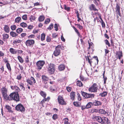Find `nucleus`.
Wrapping results in <instances>:
<instances>
[{"mask_svg": "<svg viewBox=\"0 0 124 124\" xmlns=\"http://www.w3.org/2000/svg\"><path fill=\"white\" fill-rule=\"evenodd\" d=\"M19 95L18 93H16V92H13L11 93L8 96L7 100L9 101L14 100L16 102L19 101L20 100Z\"/></svg>", "mask_w": 124, "mask_h": 124, "instance_id": "nucleus-1", "label": "nucleus"}, {"mask_svg": "<svg viewBox=\"0 0 124 124\" xmlns=\"http://www.w3.org/2000/svg\"><path fill=\"white\" fill-rule=\"evenodd\" d=\"M63 48L62 46L58 45L55 47V50L54 51L53 54L55 56H57L59 55L61 52V50H63Z\"/></svg>", "mask_w": 124, "mask_h": 124, "instance_id": "nucleus-2", "label": "nucleus"}, {"mask_svg": "<svg viewBox=\"0 0 124 124\" xmlns=\"http://www.w3.org/2000/svg\"><path fill=\"white\" fill-rule=\"evenodd\" d=\"M45 63V62L44 60H39L37 61L36 63V69L37 70L39 71L42 69Z\"/></svg>", "mask_w": 124, "mask_h": 124, "instance_id": "nucleus-3", "label": "nucleus"}, {"mask_svg": "<svg viewBox=\"0 0 124 124\" xmlns=\"http://www.w3.org/2000/svg\"><path fill=\"white\" fill-rule=\"evenodd\" d=\"M55 65L54 64L50 63L48 65L47 68L48 72L51 74L54 73L55 70Z\"/></svg>", "mask_w": 124, "mask_h": 124, "instance_id": "nucleus-4", "label": "nucleus"}, {"mask_svg": "<svg viewBox=\"0 0 124 124\" xmlns=\"http://www.w3.org/2000/svg\"><path fill=\"white\" fill-rule=\"evenodd\" d=\"M1 92L4 99L7 100L8 96L7 94L8 89L5 87L2 88L1 89Z\"/></svg>", "mask_w": 124, "mask_h": 124, "instance_id": "nucleus-5", "label": "nucleus"}, {"mask_svg": "<svg viewBox=\"0 0 124 124\" xmlns=\"http://www.w3.org/2000/svg\"><path fill=\"white\" fill-rule=\"evenodd\" d=\"M98 89V85L96 83H94L89 88L88 90L91 92L96 93Z\"/></svg>", "mask_w": 124, "mask_h": 124, "instance_id": "nucleus-6", "label": "nucleus"}, {"mask_svg": "<svg viewBox=\"0 0 124 124\" xmlns=\"http://www.w3.org/2000/svg\"><path fill=\"white\" fill-rule=\"evenodd\" d=\"M15 109L17 111L24 113L25 109L24 106L21 104H19L15 107Z\"/></svg>", "mask_w": 124, "mask_h": 124, "instance_id": "nucleus-7", "label": "nucleus"}, {"mask_svg": "<svg viewBox=\"0 0 124 124\" xmlns=\"http://www.w3.org/2000/svg\"><path fill=\"white\" fill-rule=\"evenodd\" d=\"M81 93L82 95L85 98H94L95 96L94 94H89L81 91Z\"/></svg>", "mask_w": 124, "mask_h": 124, "instance_id": "nucleus-8", "label": "nucleus"}, {"mask_svg": "<svg viewBox=\"0 0 124 124\" xmlns=\"http://www.w3.org/2000/svg\"><path fill=\"white\" fill-rule=\"evenodd\" d=\"M26 82L30 85H33L35 84L36 82L35 79L32 76L30 78L28 79Z\"/></svg>", "mask_w": 124, "mask_h": 124, "instance_id": "nucleus-9", "label": "nucleus"}, {"mask_svg": "<svg viewBox=\"0 0 124 124\" xmlns=\"http://www.w3.org/2000/svg\"><path fill=\"white\" fill-rule=\"evenodd\" d=\"M58 103L61 105H66V102L64 101L62 96L59 95L58 97Z\"/></svg>", "mask_w": 124, "mask_h": 124, "instance_id": "nucleus-10", "label": "nucleus"}, {"mask_svg": "<svg viewBox=\"0 0 124 124\" xmlns=\"http://www.w3.org/2000/svg\"><path fill=\"white\" fill-rule=\"evenodd\" d=\"M35 43V41L33 40L28 39L26 41L25 44L27 46H33Z\"/></svg>", "mask_w": 124, "mask_h": 124, "instance_id": "nucleus-11", "label": "nucleus"}, {"mask_svg": "<svg viewBox=\"0 0 124 124\" xmlns=\"http://www.w3.org/2000/svg\"><path fill=\"white\" fill-rule=\"evenodd\" d=\"M110 122L109 120L106 117L103 116L102 117V121L101 123L103 124H109Z\"/></svg>", "mask_w": 124, "mask_h": 124, "instance_id": "nucleus-12", "label": "nucleus"}, {"mask_svg": "<svg viewBox=\"0 0 124 124\" xmlns=\"http://www.w3.org/2000/svg\"><path fill=\"white\" fill-rule=\"evenodd\" d=\"M120 4L118 3H117L115 8L116 12V14L118 15L121 16V13L120 12Z\"/></svg>", "mask_w": 124, "mask_h": 124, "instance_id": "nucleus-13", "label": "nucleus"}, {"mask_svg": "<svg viewBox=\"0 0 124 124\" xmlns=\"http://www.w3.org/2000/svg\"><path fill=\"white\" fill-rule=\"evenodd\" d=\"M86 60L88 61V63L91 66H92V63L94 64L95 65L97 64V62L95 61L94 59L93 58L90 59L89 58V56H88L87 58H86Z\"/></svg>", "mask_w": 124, "mask_h": 124, "instance_id": "nucleus-14", "label": "nucleus"}, {"mask_svg": "<svg viewBox=\"0 0 124 124\" xmlns=\"http://www.w3.org/2000/svg\"><path fill=\"white\" fill-rule=\"evenodd\" d=\"M11 88L12 90H14L15 91V92L16 93H18L21 91L19 88L16 85L14 86H11Z\"/></svg>", "mask_w": 124, "mask_h": 124, "instance_id": "nucleus-15", "label": "nucleus"}, {"mask_svg": "<svg viewBox=\"0 0 124 124\" xmlns=\"http://www.w3.org/2000/svg\"><path fill=\"white\" fill-rule=\"evenodd\" d=\"M116 55L117 59H119L120 60L121 59L123 56V53L122 51H116Z\"/></svg>", "mask_w": 124, "mask_h": 124, "instance_id": "nucleus-16", "label": "nucleus"}, {"mask_svg": "<svg viewBox=\"0 0 124 124\" xmlns=\"http://www.w3.org/2000/svg\"><path fill=\"white\" fill-rule=\"evenodd\" d=\"M93 105L95 106H101L102 104V102L97 100H95L92 102Z\"/></svg>", "mask_w": 124, "mask_h": 124, "instance_id": "nucleus-17", "label": "nucleus"}, {"mask_svg": "<svg viewBox=\"0 0 124 124\" xmlns=\"http://www.w3.org/2000/svg\"><path fill=\"white\" fill-rule=\"evenodd\" d=\"M41 78L42 81L45 84H46L47 83V81L49 80V79L48 77L45 75H42Z\"/></svg>", "mask_w": 124, "mask_h": 124, "instance_id": "nucleus-18", "label": "nucleus"}, {"mask_svg": "<svg viewBox=\"0 0 124 124\" xmlns=\"http://www.w3.org/2000/svg\"><path fill=\"white\" fill-rule=\"evenodd\" d=\"M4 30L6 33H8L9 32L10 29L8 25H4Z\"/></svg>", "mask_w": 124, "mask_h": 124, "instance_id": "nucleus-19", "label": "nucleus"}, {"mask_svg": "<svg viewBox=\"0 0 124 124\" xmlns=\"http://www.w3.org/2000/svg\"><path fill=\"white\" fill-rule=\"evenodd\" d=\"M89 9L91 10H93L94 11H98V10L96 8L95 6L93 4H92L90 6Z\"/></svg>", "mask_w": 124, "mask_h": 124, "instance_id": "nucleus-20", "label": "nucleus"}, {"mask_svg": "<svg viewBox=\"0 0 124 124\" xmlns=\"http://www.w3.org/2000/svg\"><path fill=\"white\" fill-rule=\"evenodd\" d=\"M58 68L59 70L63 71L65 69V66L64 64H61L58 66Z\"/></svg>", "mask_w": 124, "mask_h": 124, "instance_id": "nucleus-21", "label": "nucleus"}, {"mask_svg": "<svg viewBox=\"0 0 124 124\" xmlns=\"http://www.w3.org/2000/svg\"><path fill=\"white\" fill-rule=\"evenodd\" d=\"M17 50L13 48H11L9 49V51L12 54H17Z\"/></svg>", "mask_w": 124, "mask_h": 124, "instance_id": "nucleus-22", "label": "nucleus"}, {"mask_svg": "<svg viewBox=\"0 0 124 124\" xmlns=\"http://www.w3.org/2000/svg\"><path fill=\"white\" fill-rule=\"evenodd\" d=\"M50 89L51 92H54L57 90L56 86L54 85L51 86L50 87Z\"/></svg>", "mask_w": 124, "mask_h": 124, "instance_id": "nucleus-23", "label": "nucleus"}, {"mask_svg": "<svg viewBox=\"0 0 124 124\" xmlns=\"http://www.w3.org/2000/svg\"><path fill=\"white\" fill-rule=\"evenodd\" d=\"M2 40L4 41H5L6 39H8L9 36L8 34L7 33H3L2 35Z\"/></svg>", "mask_w": 124, "mask_h": 124, "instance_id": "nucleus-24", "label": "nucleus"}, {"mask_svg": "<svg viewBox=\"0 0 124 124\" xmlns=\"http://www.w3.org/2000/svg\"><path fill=\"white\" fill-rule=\"evenodd\" d=\"M102 117H101L100 116H95L93 118L97 121L101 123V122L102 121Z\"/></svg>", "mask_w": 124, "mask_h": 124, "instance_id": "nucleus-25", "label": "nucleus"}, {"mask_svg": "<svg viewBox=\"0 0 124 124\" xmlns=\"http://www.w3.org/2000/svg\"><path fill=\"white\" fill-rule=\"evenodd\" d=\"M6 108L8 110V111L11 113L13 112V111L11 110V108L8 105H6L5 106Z\"/></svg>", "mask_w": 124, "mask_h": 124, "instance_id": "nucleus-26", "label": "nucleus"}, {"mask_svg": "<svg viewBox=\"0 0 124 124\" xmlns=\"http://www.w3.org/2000/svg\"><path fill=\"white\" fill-rule=\"evenodd\" d=\"M107 92L104 91L102 93H100L99 94V96L101 97H105L107 95Z\"/></svg>", "mask_w": 124, "mask_h": 124, "instance_id": "nucleus-27", "label": "nucleus"}, {"mask_svg": "<svg viewBox=\"0 0 124 124\" xmlns=\"http://www.w3.org/2000/svg\"><path fill=\"white\" fill-rule=\"evenodd\" d=\"M36 18L34 15H31L30 16L29 20L31 22H33L35 20Z\"/></svg>", "mask_w": 124, "mask_h": 124, "instance_id": "nucleus-28", "label": "nucleus"}, {"mask_svg": "<svg viewBox=\"0 0 124 124\" xmlns=\"http://www.w3.org/2000/svg\"><path fill=\"white\" fill-rule=\"evenodd\" d=\"M75 95V92H71L70 94V97L71 100H73L74 99Z\"/></svg>", "mask_w": 124, "mask_h": 124, "instance_id": "nucleus-29", "label": "nucleus"}, {"mask_svg": "<svg viewBox=\"0 0 124 124\" xmlns=\"http://www.w3.org/2000/svg\"><path fill=\"white\" fill-rule=\"evenodd\" d=\"M10 35L13 37H16L18 35V34L16 33L13 31L10 32Z\"/></svg>", "mask_w": 124, "mask_h": 124, "instance_id": "nucleus-30", "label": "nucleus"}, {"mask_svg": "<svg viewBox=\"0 0 124 124\" xmlns=\"http://www.w3.org/2000/svg\"><path fill=\"white\" fill-rule=\"evenodd\" d=\"M40 93L41 96L43 98H46V94L45 92H44L42 91H41Z\"/></svg>", "mask_w": 124, "mask_h": 124, "instance_id": "nucleus-31", "label": "nucleus"}, {"mask_svg": "<svg viewBox=\"0 0 124 124\" xmlns=\"http://www.w3.org/2000/svg\"><path fill=\"white\" fill-rule=\"evenodd\" d=\"M21 18L20 17L18 16L16 18L15 20V22L19 23L21 22Z\"/></svg>", "mask_w": 124, "mask_h": 124, "instance_id": "nucleus-32", "label": "nucleus"}, {"mask_svg": "<svg viewBox=\"0 0 124 124\" xmlns=\"http://www.w3.org/2000/svg\"><path fill=\"white\" fill-rule=\"evenodd\" d=\"M92 105H93L92 102H88L86 105L87 109L91 108V107Z\"/></svg>", "mask_w": 124, "mask_h": 124, "instance_id": "nucleus-33", "label": "nucleus"}, {"mask_svg": "<svg viewBox=\"0 0 124 124\" xmlns=\"http://www.w3.org/2000/svg\"><path fill=\"white\" fill-rule=\"evenodd\" d=\"M19 86L21 88V90H22L23 91L25 90V88L24 86V84L23 83H21L19 84Z\"/></svg>", "mask_w": 124, "mask_h": 124, "instance_id": "nucleus-34", "label": "nucleus"}, {"mask_svg": "<svg viewBox=\"0 0 124 124\" xmlns=\"http://www.w3.org/2000/svg\"><path fill=\"white\" fill-rule=\"evenodd\" d=\"M45 17L43 16H40L38 18V20L39 22H42L45 19Z\"/></svg>", "mask_w": 124, "mask_h": 124, "instance_id": "nucleus-35", "label": "nucleus"}, {"mask_svg": "<svg viewBox=\"0 0 124 124\" xmlns=\"http://www.w3.org/2000/svg\"><path fill=\"white\" fill-rule=\"evenodd\" d=\"M99 111V113L101 114H105L106 113V112L103 109H100Z\"/></svg>", "mask_w": 124, "mask_h": 124, "instance_id": "nucleus-36", "label": "nucleus"}, {"mask_svg": "<svg viewBox=\"0 0 124 124\" xmlns=\"http://www.w3.org/2000/svg\"><path fill=\"white\" fill-rule=\"evenodd\" d=\"M20 25L24 28L27 27V24L24 22L21 23L20 24Z\"/></svg>", "mask_w": 124, "mask_h": 124, "instance_id": "nucleus-37", "label": "nucleus"}, {"mask_svg": "<svg viewBox=\"0 0 124 124\" xmlns=\"http://www.w3.org/2000/svg\"><path fill=\"white\" fill-rule=\"evenodd\" d=\"M17 58L19 62L21 63H23L24 62V60L20 56H17Z\"/></svg>", "mask_w": 124, "mask_h": 124, "instance_id": "nucleus-38", "label": "nucleus"}, {"mask_svg": "<svg viewBox=\"0 0 124 124\" xmlns=\"http://www.w3.org/2000/svg\"><path fill=\"white\" fill-rule=\"evenodd\" d=\"M23 29L21 28H19L16 29V32L17 33L20 34L23 31Z\"/></svg>", "mask_w": 124, "mask_h": 124, "instance_id": "nucleus-39", "label": "nucleus"}, {"mask_svg": "<svg viewBox=\"0 0 124 124\" xmlns=\"http://www.w3.org/2000/svg\"><path fill=\"white\" fill-rule=\"evenodd\" d=\"M77 85L79 87L82 86L83 85L82 82L80 81H77Z\"/></svg>", "mask_w": 124, "mask_h": 124, "instance_id": "nucleus-40", "label": "nucleus"}, {"mask_svg": "<svg viewBox=\"0 0 124 124\" xmlns=\"http://www.w3.org/2000/svg\"><path fill=\"white\" fill-rule=\"evenodd\" d=\"M6 66L8 70L10 72H11V66L9 63L6 64Z\"/></svg>", "mask_w": 124, "mask_h": 124, "instance_id": "nucleus-41", "label": "nucleus"}, {"mask_svg": "<svg viewBox=\"0 0 124 124\" xmlns=\"http://www.w3.org/2000/svg\"><path fill=\"white\" fill-rule=\"evenodd\" d=\"M45 35L44 33H42L41 34V40L43 41L45 39Z\"/></svg>", "mask_w": 124, "mask_h": 124, "instance_id": "nucleus-42", "label": "nucleus"}, {"mask_svg": "<svg viewBox=\"0 0 124 124\" xmlns=\"http://www.w3.org/2000/svg\"><path fill=\"white\" fill-rule=\"evenodd\" d=\"M22 42V40L20 39H16L14 40L13 43L14 44H16L17 43H20Z\"/></svg>", "mask_w": 124, "mask_h": 124, "instance_id": "nucleus-43", "label": "nucleus"}, {"mask_svg": "<svg viewBox=\"0 0 124 124\" xmlns=\"http://www.w3.org/2000/svg\"><path fill=\"white\" fill-rule=\"evenodd\" d=\"M64 9L68 11H69L70 10V8L69 7H67L66 5H64Z\"/></svg>", "mask_w": 124, "mask_h": 124, "instance_id": "nucleus-44", "label": "nucleus"}, {"mask_svg": "<svg viewBox=\"0 0 124 124\" xmlns=\"http://www.w3.org/2000/svg\"><path fill=\"white\" fill-rule=\"evenodd\" d=\"M16 25H12L10 26L11 29L12 31L15 30L16 29Z\"/></svg>", "mask_w": 124, "mask_h": 124, "instance_id": "nucleus-45", "label": "nucleus"}, {"mask_svg": "<svg viewBox=\"0 0 124 124\" xmlns=\"http://www.w3.org/2000/svg\"><path fill=\"white\" fill-rule=\"evenodd\" d=\"M73 28L74 30L78 34V36L80 37V36L81 35L80 33L79 32L78 30L75 27H73Z\"/></svg>", "mask_w": 124, "mask_h": 124, "instance_id": "nucleus-46", "label": "nucleus"}, {"mask_svg": "<svg viewBox=\"0 0 124 124\" xmlns=\"http://www.w3.org/2000/svg\"><path fill=\"white\" fill-rule=\"evenodd\" d=\"M50 18H47L45 20L44 23L45 24H47L48 23L50 22Z\"/></svg>", "mask_w": 124, "mask_h": 124, "instance_id": "nucleus-47", "label": "nucleus"}, {"mask_svg": "<svg viewBox=\"0 0 124 124\" xmlns=\"http://www.w3.org/2000/svg\"><path fill=\"white\" fill-rule=\"evenodd\" d=\"M105 42L106 44L107 45L108 47H110V45L109 42L108 41L107 39H105Z\"/></svg>", "mask_w": 124, "mask_h": 124, "instance_id": "nucleus-48", "label": "nucleus"}, {"mask_svg": "<svg viewBox=\"0 0 124 124\" xmlns=\"http://www.w3.org/2000/svg\"><path fill=\"white\" fill-rule=\"evenodd\" d=\"M93 58H94L95 59H94L95 60V61L97 63V65L98 64V62H99V60L98 59L97 57V56H95L93 57Z\"/></svg>", "mask_w": 124, "mask_h": 124, "instance_id": "nucleus-49", "label": "nucleus"}, {"mask_svg": "<svg viewBox=\"0 0 124 124\" xmlns=\"http://www.w3.org/2000/svg\"><path fill=\"white\" fill-rule=\"evenodd\" d=\"M58 118V116L57 114H54L52 116V118L53 119L55 120Z\"/></svg>", "mask_w": 124, "mask_h": 124, "instance_id": "nucleus-50", "label": "nucleus"}, {"mask_svg": "<svg viewBox=\"0 0 124 124\" xmlns=\"http://www.w3.org/2000/svg\"><path fill=\"white\" fill-rule=\"evenodd\" d=\"M51 39L49 36H48L46 38V41L47 42H50L51 40Z\"/></svg>", "mask_w": 124, "mask_h": 124, "instance_id": "nucleus-51", "label": "nucleus"}, {"mask_svg": "<svg viewBox=\"0 0 124 124\" xmlns=\"http://www.w3.org/2000/svg\"><path fill=\"white\" fill-rule=\"evenodd\" d=\"M100 19L101 20V24L102 27L103 28H105V23L103 21V20H102L101 18H100Z\"/></svg>", "mask_w": 124, "mask_h": 124, "instance_id": "nucleus-52", "label": "nucleus"}, {"mask_svg": "<svg viewBox=\"0 0 124 124\" xmlns=\"http://www.w3.org/2000/svg\"><path fill=\"white\" fill-rule=\"evenodd\" d=\"M53 27L54 24L53 23H51L47 28V29L50 30H51L53 28Z\"/></svg>", "mask_w": 124, "mask_h": 124, "instance_id": "nucleus-53", "label": "nucleus"}, {"mask_svg": "<svg viewBox=\"0 0 124 124\" xmlns=\"http://www.w3.org/2000/svg\"><path fill=\"white\" fill-rule=\"evenodd\" d=\"M29 56H27L25 58V60L26 63H27L29 62Z\"/></svg>", "mask_w": 124, "mask_h": 124, "instance_id": "nucleus-54", "label": "nucleus"}, {"mask_svg": "<svg viewBox=\"0 0 124 124\" xmlns=\"http://www.w3.org/2000/svg\"><path fill=\"white\" fill-rule=\"evenodd\" d=\"M80 79L83 81H85L86 80V78H84L83 76L81 75L80 76Z\"/></svg>", "mask_w": 124, "mask_h": 124, "instance_id": "nucleus-55", "label": "nucleus"}, {"mask_svg": "<svg viewBox=\"0 0 124 124\" xmlns=\"http://www.w3.org/2000/svg\"><path fill=\"white\" fill-rule=\"evenodd\" d=\"M27 15L25 14L23 15L22 16V19L23 20H27Z\"/></svg>", "mask_w": 124, "mask_h": 124, "instance_id": "nucleus-56", "label": "nucleus"}, {"mask_svg": "<svg viewBox=\"0 0 124 124\" xmlns=\"http://www.w3.org/2000/svg\"><path fill=\"white\" fill-rule=\"evenodd\" d=\"M46 101H47V100L46 98H44V99L41 101V102L42 104H43L45 103V102Z\"/></svg>", "mask_w": 124, "mask_h": 124, "instance_id": "nucleus-57", "label": "nucleus"}, {"mask_svg": "<svg viewBox=\"0 0 124 124\" xmlns=\"http://www.w3.org/2000/svg\"><path fill=\"white\" fill-rule=\"evenodd\" d=\"M98 111V109H97L94 108L91 110V112L92 113H96Z\"/></svg>", "mask_w": 124, "mask_h": 124, "instance_id": "nucleus-58", "label": "nucleus"}, {"mask_svg": "<svg viewBox=\"0 0 124 124\" xmlns=\"http://www.w3.org/2000/svg\"><path fill=\"white\" fill-rule=\"evenodd\" d=\"M94 14L95 15H98L99 16V18L100 19L101 18V14L99 13L98 12H94Z\"/></svg>", "mask_w": 124, "mask_h": 124, "instance_id": "nucleus-59", "label": "nucleus"}, {"mask_svg": "<svg viewBox=\"0 0 124 124\" xmlns=\"http://www.w3.org/2000/svg\"><path fill=\"white\" fill-rule=\"evenodd\" d=\"M77 96L78 99V101H80L81 100L80 94L79 93H78L77 94Z\"/></svg>", "mask_w": 124, "mask_h": 124, "instance_id": "nucleus-60", "label": "nucleus"}, {"mask_svg": "<svg viewBox=\"0 0 124 124\" xmlns=\"http://www.w3.org/2000/svg\"><path fill=\"white\" fill-rule=\"evenodd\" d=\"M58 36V35L56 33H53L52 34V37L53 38H55Z\"/></svg>", "mask_w": 124, "mask_h": 124, "instance_id": "nucleus-61", "label": "nucleus"}, {"mask_svg": "<svg viewBox=\"0 0 124 124\" xmlns=\"http://www.w3.org/2000/svg\"><path fill=\"white\" fill-rule=\"evenodd\" d=\"M27 34L25 33H22L21 34V36L22 38H23L26 36Z\"/></svg>", "mask_w": 124, "mask_h": 124, "instance_id": "nucleus-62", "label": "nucleus"}, {"mask_svg": "<svg viewBox=\"0 0 124 124\" xmlns=\"http://www.w3.org/2000/svg\"><path fill=\"white\" fill-rule=\"evenodd\" d=\"M73 103L74 105L76 107H78L79 106L78 102H74Z\"/></svg>", "mask_w": 124, "mask_h": 124, "instance_id": "nucleus-63", "label": "nucleus"}, {"mask_svg": "<svg viewBox=\"0 0 124 124\" xmlns=\"http://www.w3.org/2000/svg\"><path fill=\"white\" fill-rule=\"evenodd\" d=\"M76 25L77 26L80 30H82L83 28V27L82 26L80 25V24H76Z\"/></svg>", "mask_w": 124, "mask_h": 124, "instance_id": "nucleus-64", "label": "nucleus"}]
</instances>
